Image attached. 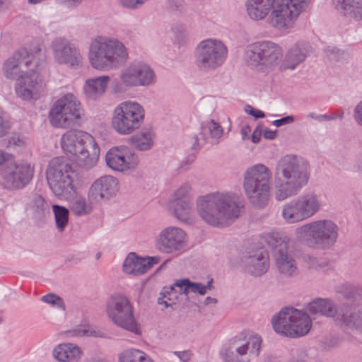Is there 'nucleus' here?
<instances>
[{
	"label": "nucleus",
	"mask_w": 362,
	"mask_h": 362,
	"mask_svg": "<svg viewBox=\"0 0 362 362\" xmlns=\"http://www.w3.org/2000/svg\"><path fill=\"white\" fill-rule=\"evenodd\" d=\"M251 129L247 124H243L240 129V134L242 136H248Z\"/></svg>",
	"instance_id": "61"
},
{
	"label": "nucleus",
	"mask_w": 362,
	"mask_h": 362,
	"mask_svg": "<svg viewBox=\"0 0 362 362\" xmlns=\"http://www.w3.org/2000/svg\"><path fill=\"white\" fill-rule=\"evenodd\" d=\"M52 208L54 216L56 227L59 231L62 232L64 230L69 222V209L65 206L57 204H53Z\"/></svg>",
	"instance_id": "42"
},
{
	"label": "nucleus",
	"mask_w": 362,
	"mask_h": 362,
	"mask_svg": "<svg viewBox=\"0 0 362 362\" xmlns=\"http://www.w3.org/2000/svg\"><path fill=\"white\" fill-rule=\"evenodd\" d=\"M201 130V134L203 135L221 136L223 132V129L220 124L213 119L202 122Z\"/></svg>",
	"instance_id": "45"
},
{
	"label": "nucleus",
	"mask_w": 362,
	"mask_h": 362,
	"mask_svg": "<svg viewBox=\"0 0 362 362\" xmlns=\"http://www.w3.org/2000/svg\"><path fill=\"white\" fill-rule=\"evenodd\" d=\"M175 285L180 288V291H183V295L188 298V296L190 293H199L200 295H204L207 291H210L213 288L212 279L207 282L206 285H204L201 283L192 282L187 279L177 280Z\"/></svg>",
	"instance_id": "35"
},
{
	"label": "nucleus",
	"mask_w": 362,
	"mask_h": 362,
	"mask_svg": "<svg viewBox=\"0 0 362 362\" xmlns=\"http://www.w3.org/2000/svg\"><path fill=\"white\" fill-rule=\"evenodd\" d=\"M147 0H119L121 5L130 9L140 8Z\"/></svg>",
	"instance_id": "51"
},
{
	"label": "nucleus",
	"mask_w": 362,
	"mask_h": 362,
	"mask_svg": "<svg viewBox=\"0 0 362 362\" xmlns=\"http://www.w3.org/2000/svg\"><path fill=\"white\" fill-rule=\"evenodd\" d=\"M261 137H242L243 145L248 150H253L255 145L259 143Z\"/></svg>",
	"instance_id": "52"
},
{
	"label": "nucleus",
	"mask_w": 362,
	"mask_h": 362,
	"mask_svg": "<svg viewBox=\"0 0 362 362\" xmlns=\"http://www.w3.org/2000/svg\"><path fill=\"white\" fill-rule=\"evenodd\" d=\"M354 117L356 122L362 126V100L355 107Z\"/></svg>",
	"instance_id": "56"
},
{
	"label": "nucleus",
	"mask_w": 362,
	"mask_h": 362,
	"mask_svg": "<svg viewBox=\"0 0 362 362\" xmlns=\"http://www.w3.org/2000/svg\"><path fill=\"white\" fill-rule=\"evenodd\" d=\"M83 115L79 100L72 93H68L54 103L49 118L51 124L55 127L74 129L80 125Z\"/></svg>",
	"instance_id": "13"
},
{
	"label": "nucleus",
	"mask_w": 362,
	"mask_h": 362,
	"mask_svg": "<svg viewBox=\"0 0 362 362\" xmlns=\"http://www.w3.org/2000/svg\"><path fill=\"white\" fill-rule=\"evenodd\" d=\"M190 143L192 146V148L197 150L201 147H205L206 148H210L214 145L218 144L219 141V137H189Z\"/></svg>",
	"instance_id": "44"
},
{
	"label": "nucleus",
	"mask_w": 362,
	"mask_h": 362,
	"mask_svg": "<svg viewBox=\"0 0 362 362\" xmlns=\"http://www.w3.org/2000/svg\"><path fill=\"white\" fill-rule=\"evenodd\" d=\"M308 264L311 267L315 269H318L322 267V264L319 263V260L314 257H309Z\"/></svg>",
	"instance_id": "60"
},
{
	"label": "nucleus",
	"mask_w": 362,
	"mask_h": 362,
	"mask_svg": "<svg viewBox=\"0 0 362 362\" xmlns=\"http://www.w3.org/2000/svg\"><path fill=\"white\" fill-rule=\"evenodd\" d=\"M105 163L114 171L127 173L136 170L140 159L129 148L120 146L112 147L106 153Z\"/></svg>",
	"instance_id": "20"
},
{
	"label": "nucleus",
	"mask_w": 362,
	"mask_h": 362,
	"mask_svg": "<svg viewBox=\"0 0 362 362\" xmlns=\"http://www.w3.org/2000/svg\"><path fill=\"white\" fill-rule=\"evenodd\" d=\"M139 86H148L155 82L156 75L149 65L142 62H134Z\"/></svg>",
	"instance_id": "40"
},
{
	"label": "nucleus",
	"mask_w": 362,
	"mask_h": 362,
	"mask_svg": "<svg viewBox=\"0 0 362 362\" xmlns=\"http://www.w3.org/2000/svg\"><path fill=\"white\" fill-rule=\"evenodd\" d=\"M308 310L312 314H320L334 318L341 325L362 332V312L358 306H344L340 309L329 298H317L308 305Z\"/></svg>",
	"instance_id": "9"
},
{
	"label": "nucleus",
	"mask_w": 362,
	"mask_h": 362,
	"mask_svg": "<svg viewBox=\"0 0 362 362\" xmlns=\"http://www.w3.org/2000/svg\"><path fill=\"white\" fill-rule=\"evenodd\" d=\"M109 81L108 76H102L87 80L83 88L86 98L96 100L101 96L105 92Z\"/></svg>",
	"instance_id": "31"
},
{
	"label": "nucleus",
	"mask_w": 362,
	"mask_h": 362,
	"mask_svg": "<svg viewBox=\"0 0 362 362\" xmlns=\"http://www.w3.org/2000/svg\"><path fill=\"white\" fill-rule=\"evenodd\" d=\"M271 170L264 164L248 167L243 175V189L248 202L257 209L269 203L271 192Z\"/></svg>",
	"instance_id": "5"
},
{
	"label": "nucleus",
	"mask_w": 362,
	"mask_h": 362,
	"mask_svg": "<svg viewBox=\"0 0 362 362\" xmlns=\"http://www.w3.org/2000/svg\"><path fill=\"white\" fill-rule=\"evenodd\" d=\"M145 262H146V268L147 269V272L151 269L153 265L157 264L160 261V257L158 256L154 257H147L144 258Z\"/></svg>",
	"instance_id": "58"
},
{
	"label": "nucleus",
	"mask_w": 362,
	"mask_h": 362,
	"mask_svg": "<svg viewBox=\"0 0 362 362\" xmlns=\"http://www.w3.org/2000/svg\"><path fill=\"white\" fill-rule=\"evenodd\" d=\"M310 0H247L245 3L248 16L254 21L264 19L272 9L268 23L277 29L291 26Z\"/></svg>",
	"instance_id": "3"
},
{
	"label": "nucleus",
	"mask_w": 362,
	"mask_h": 362,
	"mask_svg": "<svg viewBox=\"0 0 362 362\" xmlns=\"http://www.w3.org/2000/svg\"><path fill=\"white\" fill-rule=\"evenodd\" d=\"M293 121H294L293 117L291 116V115H288V116L282 117V118H281L279 119L274 120L272 122V124L274 126H276V127H281V126H283V125H285V124H291Z\"/></svg>",
	"instance_id": "57"
},
{
	"label": "nucleus",
	"mask_w": 362,
	"mask_h": 362,
	"mask_svg": "<svg viewBox=\"0 0 362 362\" xmlns=\"http://www.w3.org/2000/svg\"><path fill=\"white\" fill-rule=\"evenodd\" d=\"M174 354L182 362H188L192 356V354L189 350L175 351Z\"/></svg>",
	"instance_id": "54"
},
{
	"label": "nucleus",
	"mask_w": 362,
	"mask_h": 362,
	"mask_svg": "<svg viewBox=\"0 0 362 362\" xmlns=\"http://www.w3.org/2000/svg\"><path fill=\"white\" fill-rule=\"evenodd\" d=\"M168 209L179 221L192 223L195 220V213L192 200L183 202H169Z\"/></svg>",
	"instance_id": "28"
},
{
	"label": "nucleus",
	"mask_w": 362,
	"mask_h": 362,
	"mask_svg": "<svg viewBox=\"0 0 362 362\" xmlns=\"http://www.w3.org/2000/svg\"><path fill=\"white\" fill-rule=\"evenodd\" d=\"M245 110L247 113L252 115L255 119L264 118L265 117V114L262 111L255 109L249 105L245 106Z\"/></svg>",
	"instance_id": "53"
},
{
	"label": "nucleus",
	"mask_w": 362,
	"mask_h": 362,
	"mask_svg": "<svg viewBox=\"0 0 362 362\" xmlns=\"http://www.w3.org/2000/svg\"><path fill=\"white\" fill-rule=\"evenodd\" d=\"M289 362H308L304 354L300 356H293Z\"/></svg>",
	"instance_id": "64"
},
{
	"label": "nucleus",
	"mask_w": 362,
	"mask_h": 362,
	"mask_svg": "<svg viewBox=\"0 0 362 362\" xmlns=\"http://www.w3.org/2000/svg\"><path fill=\"white\" fill-rule=\"evenodd\" d=\"M296 199L305 220L314 216L322 207L320 196L313 191L304 192Z\"/></svg>",
	"instance_id": "24"
},
{
	"label": "nucleus",
	"mask_w": 362,
	"mask_h": 362,
	"mask_svg": "<svg viewBox=\"0 0 362 362\" xmlns=\"http://www.w3.org/2000/svg\"><path fill=\"white\" fill-rule=\"evenodd\" d=\"M337 116L336 114H332L329 115H320V122L322 121H328L333 119H336Z\"/></svg>",
	"instance_id": "63"
},
{
	"label": "nucleus",
	"mask_w": 362,
	"mask_h": 362,
	"mask_svg": "<svg viewBox=\"0 0 362 362\" xmlns=\"http://www.w3.org/2000/svg\"><path fill=\"white\" fill-rule=\"evenodd\" d=\"M192 185L189 182H184L174 191L169 202L192 200Z\"/></svg>",
	"instance_id": "43"
},
{
	"label": "nucleus",
	"mask_w": 362,
	"mask_h": 362,
	"mask_svg": "<svg viewBox=\"0 0 362 362\" xmlns=\"http://www.w3.org/2000/svg\"><path fill=\"white\" fill-rule=\"evenodd\" d=\"M105 313L115 325L134 334H141L133 305L124 294L115 293L110 296L106 303Z\"/></svg>",
	"instance_id": "12"
},
{
	"label": "nucleus",
	"mask_w": 362,
	"mask_h": 362,
	"mask_svg": "<svg viewBox=\"0 0 362 362\" xmlns=\"http://www.w3.org/2000/svg\"><path fill=\"white\" fill-rule=\"evenodd\" d=\"M118 362H154L152 358L142 350L129 348L118 354Z\"/></svg>",
	"instance_id": "41"
},
{
	"label": "nucleus",
	"mask_w": 362,
	"mask_h": 362,
	"mask_svg": "<svg viewBox=\"0 0 362 362\" xmlns=\"http://www.w3.org/2000/svg\"><path fill=\"white\" fill-rule=\"evenodd\" d=\"M154 244L161 253H180L187 245V235L182 228L168 226L159 231L154 238Z\"/></svg>",
	"instance_id": "19"
},
{
	"label": "nucleus",
	"mask_w": 362,
	"mask_h": 362,
	"mask_svg": "<svg viewBox=\"0 0 362 362\" xmlns=\"http://www.w3.org/2000/svg\"><path fill=\"white\" fill-rule=\"evenodd\" d=\"M310 163L305 158L286 154L276 162L274 170V197L282 202L296 196L309 182Z\"/></svg>",
	"instance_id": "2"
},
{
	"label": "nucleus",
	"mask_w": 362,
	"mask_h": 362,
	"mask_svg": "<svg viewBox=\"0 0 362 362\" xmlns=\"http://www.w3.org/2000/svg\"><path fill=\"white\" fill-rule=\"evenodd\" d=\"M9 6V0H0V13L8 9Z\"/></svg>",
	"instance_id": "62"
},
{
	"label": "nucleus",
	"mask_w": 362,
	"mask_h": 362,
	"mask_svg": "<svg viewBox=\"0 0 362 362\" xmlns=\"http://www.w3.org/2000/svg\"><path fill=\"white\" fill-rule=\"evenodd\" d=\"M25 209L33 217L40 218L48 211V205L41 195L33 194L28 197Z\"/></svg>",
	"instance_id": "37"
},
{
	"label": "nucleus",
	"mask_w": 362,
	"mask_h": 362,
	"mask_svg": "<svg viewBox=\"0 0 362 362\" xmlns=\"http://www.w3.org/2000/svg\"><path fill=\"white\" fill-rule=\"evenodd\" d=\"M124 45L115 37L98 36L90 45L88 59L91 66L99 71H110L123 66L128 60Z\"/></svg>",
	"instance_id": "4"
},
{
	"label": "nucleus",
	"mask_w": 362,
	"mask_h": 362,
	"mask_svg": "<svg viewBox=\"0 0 362 362\" xmlns=\"http://www.w3.org/2000/svg\"><path fill=\"white\" fill-rule=\"evenodd\" d=\"M281 57L280 46L272 41L265 40L247 46L245 59L252 69L267 72L279 64Z\"/></svg>",
	"instance_id": "15"
},
{
	"label": "nucleus",
	"mask_w": 362,
	"mask_h": 362,
	"mask_svg": "<svg viewBox=\"0 0 362 362\" xmlns=\"http://www.w3.org/2000/svg\"><path fill=\"white\" fill-rule=\"evenodd\" d=\"M227 55V47L221 40L209 38L201 41L195 47L194 64L200 71H213L224 64Z\"/></svg>",
	"instance_id": "16"
},
{
	"label": "nucleus",
	"mask_w": 362,
	"mask_h": 362,
	"mask_svg": "<svg viewBox=\"0 0 362 362\" xmlns=\"http://www.w3.org/2000/svg\"><path fill=\"white\" fill-rule=\"evenodd\" d=\"M37 69L30 71V72L28 71L17 80L15 91L17 95L23 100L37 99L40 93L45 90V84L40 78Z\"/></svg>",
	"instance_id": "23"
},
{
	"label": "nucleus",
	"mask_w": 362,
	"mask_h": 362,
	"mask_svg": "<svg viewBox=\"0 0 362 362\" xmlns=\"http://www.w3.org/2000/svg\"><path fill=\"white\" fill-rule=\"evenodd\" d=\"M45 61L43 45L33 41L28 48L23 47L16 51L4 63L3 72L8 79L18 80L28 71H34Z\"/></svg>",
	"instance_id": "7"
},
{
	"label": "nucleus",
	"mask_w": 362,
	"mask_h": 362,
	"mask_svg": "<svg viewBox=\"0 0 362 362\" xmlns=\"http://www.w3.org/2000/svg\"><path fill=\"white\" fill-rule=\"evenodd\" d=\"M243 208L239 196L226 190L200 195L195 202L199 218L207 225L218 228L232 225L240 216Z\"/></svg>",
	"instance_id": "1"
},
{
	"label": "nucleus",
	"mask_w": 362,
	"mask_h": 362,
	"mask_svg": "<svg viewBox=\"0 0 362 362\" xmlns=\"http://www.w3.org/2000/svg\"><path fill=\"white\" fill-rule=\"evenodd\" d=\"M144 116V109L139 103L124 101L114 110L112 126L119 134H130L140 127Z\"/></svg>",
	"instance_id": "18"
},
{
	"label": "nucleus",
	"mask_w": 362,
	"mask_h": 362,
	"mask_svg": "<svg viewBox=\"0 0 362 362\" xmlns=\"http://www.w3.org/2000/svg\"><path fill=\"white\" fill-rule=\"evenodd\" d=\"M152 134H154V132L150 125L145 126L141 132V136H151Z\"/></svg>",
	"instance_id": "59"
},
{
	"label": "nucleus",
	"mask_w": 362,
	"mask_h": 362,
	"mask_svg": "<svg viewBox=\"0 0 362 362\" xmlns=\"http://www.w3.org/2000/svg\"><path fill=\"white\" fill-rule=\"evenodd\" d=\"M46 178L54 194L62 200H69L77 192L74 173L62 158H54L49 163Z\"/></svg>",
	"instance_id": "10"
},
{
	"label": "nucleus",
	"mask_w": 362,
	"mask_h": 362,
	"mask_svg": "<svg viewBox=\"0 0 362 362\" xmlns=\"http://www.w3.org/2000/svg\"><path fill=\"white\" fill-rule=\"evenodd\" d=\"M276 332L291 337L306 335L312 327V320L304 311L292 308L280 310L272 318Z\"/></svg>",
	"instance_id": "14"
},
{
	"label": "nucleus",
	"mask_w": 362,
	"mask_h": 362,
	"mask_svg": "<svg viewBox=\"0 0 362 362\" xmlns=\"http://www.w3.org/2000/svg\"><path fill=\"white\" fill-rule=\"evenodd\" d=\"M51 49L56 63L71 68L81 65L83 58L80 50L69 40L61 37L54 39L51 42Z\"/></svg>",
	"instance_id": "21"
},
{
	"label": "nucleus",
	"mask_w": 362,
	"mask_h": 362,
	"mask_svg": "<svg viewBox=\"0 0 362 362\" xmlns=\"http://www.w3.org/2000/svg\"><path fill=\"white\" fill-rule=\"evenodd\" d=\"M86 147L78 155L81 168L85 170H89L98 164L100 148L93 137H86Z\"/></svg>",
	"instance_id": "27"
},
{
	"label": "nucleus",
	"mask_w": 362,
	"mask_h": 362,
	"mask_svg": "<svg viewBox=\"0 0 362 362\" xmlns=\"http://www.w3.org/2000/svg\"><path fill=\"white\" fill-rule=\"evenodd\" d=\"M69 337H81L84 336H93L95 331L88 325H79L66 332Z\"/></svg>",
	"instance_id": "47"
},
{
	"label": "nucleus",
	"mask_w": 362,
	"mask_h": 362,
	"mask_svg": "<svg viewBox=\"0 0 362 362\" xmlns=\"http://www.w3.org/2000/svg\"><path fill=\"white\" fill-rule=\"evenodd\" d=\"M25 145L23 137H8L6 147L8 148L18 150Z\"/></svg>",
	"instance_id": "50"
},
{
	"label": "nucleus",
	"mask_w": 362,
	"mask_h": 362,
	"mask_svg": "<svg viewBox=\"0 0 362 362\" xmlns=\"http://www.w3.org/2000/svg\"><path fill=\"white\" fill-rule=\"evenodd\" d=\"M41 300L52 308L64 310L65 309L64 303L61 297L54 293H48L41 298Z\"/></svg>",
	"instance_id": "48"
},
{
	"label": "nucleus",
	"mask_w": 362,
	"mask_h": 362,
	"mask_svg": "<svg viewBox=\"0 0 362 362\" xmlns=\"http://www.w3.org/2000/svg\"><path fill=\"white\" fill-rule=\"evenodd\" d=\"M129 143L135 149L144 151L152 148L154 140L152 137H131Z\"/></svg>",
	"instance_id": "46"
},
{
	"label": "nucleus",
	"mask_w": 362,
	"mask_h": 362,
	"mask_svg": "<svg viewBox=\"0 0 362 362\" xmlns=\"http://www.w3.org/2000/svg\"><path fill=\"white\" fill-rule=\"evenodd\" d=\"M262 342L258 334L243 332L225 344L219 355L223 362H250L252 358L259 356Z\"/></svg>",
	"instance_id": "8"
},
{
	"label": "nucleus",
	"mask_w": 362,
	"mask_h": 362,
	"mask_svg": "<svg viewBox=\"0 0 362 362\" xmlns=\"http://www.w3.org/2000/svg\"><path fill=\"white\" fill-rule=\"evenodd\" d=\"M332 4L341 14L362 21V0H332Z\"/></svg>",
	"instance_id": "29"
},
{
	"label": "nucleus",
	"mask_w": 362,
	"mask_h": 362,
	"mask_svg": "<svg viewBox=\"0 0 362 362\" xmlns=\"http://www.w3.org/2000/svg\"><path fill=\"white\" fill-rule=\"evenodd\" d=\"M83 356L81 348L70 342L59 344L52 350L53 358L59 362H78Z\"/></svg>",
	"instance_id": "25"
},
{
	"label": "nucleus",
	"mask_w": 362,
	"mask_h": 362,
	"mask_svg": "<svg viewBox=\"0 0 362 362\" xmlns=\"http://www.w3.org/2000/svg\"><path fill=\"white\" fill-rule=\"evenodd\" d=\"M118 190V180L112 175H103L91 183L87 196L95 204H100L115 197Z\"/></svg>",
	"instance_id": "22"
},
{
	"label": "nucleus",
	"mask_w": 362,
	"mask_h": 362,
	"mask_svg": "<svg viewBox=\"0 0 362 362\" xmlns=\"http://www.w3.org/2000/svg\"><path fill=\"white\" fill-rule=\"evenodd\" d=\"M61 146L66 154L78 155L86 147V137H62Z\"/></svg>",
	"instance_id": "39"
},
{
	"label": "nucleus",
	"mask_w": 362,
	"mask_h": 362,
	"mask_svg": "<svg viewBox=\"0 0 362 362\" xmlns=\"http://www.w3.org/2000/svg\"><path fill=\"white\" fill-rule=\"evenodd\" d=\"M339 228L332 221L321 219L304 224L295 230L298 239L310 247H329L338 238Z\"/></svg>",
	"instance_id": "11"
},
{
	"label": "nucleus",
	"mask_w": 362,
	"mask_h": 362,
	"mask_svg": "<svg viewBox=\"0 0 362 362\" xmlns=\"http://www.w3.org/2000/svg\"><path fill=\"white\" fill-rule=\"evenodd\" d=\"M167 6L171 11H180L183 6L182 0H167Z\"/></svg>",
	"instance_id": "55"
},
{
	"label": "nucleus",
	"mask_w": 362,
	"mask_h": 362,
	"mask_svg": "<svg viewBox=\"0 0 362 362\" xmlns=\"http://www.w3.org/2000/svg\"><path fill=\"white\" fill-rule=\"evenodd\" d=\"M263 240L272 248L278 271L287 276L296 275L297 264L293 255L288 252L291 243L289 236L283 232H269L263 235Z\"/></svg>",
	"instance_id": "17"
},
{
	"label": "nucleus",
	"mask_w": 362,
	"mask_h": 362,
	"mask_svg": "<svg viewBox=\"0 0 362 362\" xmlns=\"http://www.w3.org/2000/svg\"><path fill=\"white\" fill-rule=\"evenodd\" d=\"M35 168L29 162L16 160L14 155L0 149V187L6 191L26 187L34 177Z\"/></svg>",
	"instance_id": "6"
},
{
	"label": "nucleus",
	"mask_w": 362,
	"mask_h": 362,
	"mask_svg": "<svg viewBox=\"0 0 362 362\" xmlns=\"http://www.w3.org/2000/svg\"><path fill=\"white\" fill-rule=\"evenodd\" d=\"M181 295H183V291H180V288H178L175 283L173 286H165L159 294L158 303L162 310L168 308L174 310Z\"/></svg>",
	"instance_id": "33"
},
{
	"label": "nucleus",
	"mask_w": 362,
	"mask_h": 362,
	"mask_svg": "<svg viewBox=\"0 0 362 362\" xmlns=\"http://www.w3.org/2000/svg\"><path fill=\"white\" fill-rule=\"evenodd\" d=\"M172 30L175 35V39L180 45L185 43L187 38V32L186 27L180 23H176L172 27Z\"/></svg>",
	"instance_id": "49"
},
{
	"label": "nucleus",
	"mask_w": 362,
	"mask_h": 362,
	"mask_svg": "<svg viewBox=\"0 0 362 362\" xmlns=\"http://www.w3.org/2000/svg\"><path fill=\"white\" fill-rule=\"evenodd\" d=\"M136 74V71L134 62L131 63L127 66L122 69L119 76L121 84L115 86V91L122 92V86L127 88L139 86L138 81H139L138 80Z\"/></svg>",
	"instance_id": "36"
},
{
	"label": "nucleus",
	"mask_w": 362,
	"mask_h": 362,
	"mask_svg": "<svg viewBox=\"0 0 362 362\" xmlns=\"http://www.w3.org/2000/svg\"><path fill=\"white\" fill-rule=\"evenodd\" d=\"M280 215L286 224H296L305 221L296 198L281 206Z\"/></svg>",
	"instance_id": "30"
},
{
	"label": "nucleus",
	"mask_w": 362,
	"mask_h": 362,
	"mask_svg": "<svg viewBox=\"0 0 362 362\" xmlns=\"http://www.w3.org/2000/svg\"><path fill=\"white\" fill-rule=\"evenodd\" d=\"M269 266L268 254L264 251H256L245 257V269L253 276H259L264 274Z\"/></svg>",
	"instance_id": "26"
},
{
	"label": "nucleus",
	"mask_w": 362,
	"mask_h": 362,
	"mask_svg": "<svg viewBox=\"0 0 362 362\" xmlns=\"http://www.w3.org/2000/svg\"><path fill=\"white\" fill-rule=\"evenodd\" d=\"M96 205L90 198H86L82 195L74 197L70 202L71 211L77 216H83L90 214L93 206Z\"/></svg>",
	"instance_id": "38"
},
{
	"label": "nucleus",
	"mask_w": 362,
	"mask_h": 362,
	"mask_svg": "<svg viewBox=\"0 0 362 362\" xmlns=\"http://www.w3.org/2000/svg\"><path fill=\"white\" fill-rule=\"evenodd\" d=\"M146 266L144 258L138 257L134 252H131L123 262L122 270L127 274L139 276L147 272Z\"/></svg>",
	"instance_id": "34"
},
{
	"label": "nucleus",
	"mask_w": 362,
	"mask_h": 362,
	"mask_svg": "<svg viewBox=\"0 0 362 362\" xmlns=\"http://www.w3.org/2000/svg\"><path fill=\"white\" fill-rule=\"evenodd\" d=\"M307 57L306 50L298 45H293L286 52L281 63L282 70H294L297 66L305 61Z\"/></svg>",
	"instance_id": "32"
}]
</instances>
